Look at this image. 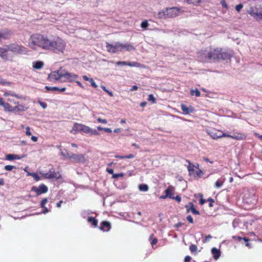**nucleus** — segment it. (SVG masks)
I'll list each match as a JSON object with an SVG mask.
<instances>
[{"label":"nucleus","instance_id":"obj_14","mask_svg":"<svg viewBox=\"0 0 262 262\" xmlns=\"http://www.w3.org/2000/svg\"><path fill=\"white\" fill-rule=\"evenodd\" d=\"M8 49L16 53H20L25 51V48L17 44L10 45Z\"/></svg>","mask_w":262,"mask_h":262},{"label":"nucleus","instance_id":"obj_21","mask_svg":"<svg viewBox=\"0 0 262 262\" xmlns=\"http://www.w3.org/2000/svg\"><path fill=\"white\" fill-rule=\"evenodd\" d=\"M45 88L47 91H51L53 92L57 91L58 92H63L66 90V88H64V87L61 88H59L56 86L51 87V86H46L45 87Z\"/></svg>","mask_w":262,"mask_h":262},{"label":"nucleus","instance_id":"obj_38","mask_svg":"<svg viewBox=\"0 0 262 262\" xmlns=\"http://www.w3.org/2000/svg\"><path fill=\"white\" fill-rule=\"evenodd\" d=\"M140 65V63L137 62H127V66L130 67H138Z\"/></svg>","mask_w":262,"mask_h":262},{"label":"nucleus","instance_id":"obj_44","mask_svg":"<svg viewBox=\"0 0 262 262\" xmlns=\"http://www.w3.org/2000/svg\"><path fill=\"white\" fill-rule=\"evenodd\" d=\"M169 191V189H166L165 190V195H161L160 196V198L161 199H166L167 198H168V192Z\"/></svg>","mask_w":262,"mask_h":262},{"label":"nucleus","instance_id":"obj_28","mask_svg":"<svg viewBox=\"0 0 262 262\" xmlns=\"http://www.w3.org/2000/svg\"><path fill=\"white\" fill-rule=\"evenodd\" d=\"M4 96H11L14 97L16 98H18V99H25V98L23 97L19 96L18 95L15 94L13 92H6L4 93Z\"/></svg>","mask_w":262,"mask_h":262},{"label":"nucleus","instance_id":"obj_40","mask_svg":"<svg viewBox=\"0 0 262 262\" xmlns=\"http://www.w3.org/2000/svg\"><path fill=\"white\" fill-rule=\"evenodd\" d=\"M88 133L90 134L91 135H98L99 134V132L96 129H92L90 127V130Z\"/></svg>","mask_w":262,"mask_h":262},{"label":"nucleus","instance_id":"obj_22","mask_svg":"<svg viewBox=\"0 0 262 262\" xmlns=\"http://www.w3.org/2000/svg\"><path fill=\"white\" fill-rule=\"evenodd\" d=\"M211 253L214 259H217L221 256V251L219 249L216 248H212L211 249Z\"/></svg>","mask_w":262,"mask_h":262},{"label":"nucleus","instance_id":"obj_11","mask_svg":"<svg viewBox=\"0 0 262 262\" xmlns=\"http://www.w3.org/2000/svg\"><path fill=\"white\" fill-rule=\"evenodd\" d=\"M182 11H181L180 9L177 8V7H172L169 8H166V13L168 17H174L177 16H178L180 12Z\"/></svg>","mask_w":262,"mask_h":262},{"label":"nucleus","instance_id":"obj_15","mask_svg":"<svg viewBox=\"0 0 262 262\" xmlns=\"http://www.w3.org/2000/svg\"><path fill=\"white\" fill-rule=\"evenodd\" d=\"M228 136H226V137L231 138L237 140H244L247 138V136L245 133H235L233 135H231L228 134Z\"/></svg>","mask_w":262,"mask_h":262},{"label":"nucleus","instance_id":"obj_2","mask_svg":"<svg viewBox=\"0 0 262 262\" xmlns=\"http://www.w3.org/2000/svg\"><path fill=\"white\" fill-rule=\"evenodd\" d=\"M78 76L74 73L68 72L64 69H60L58 71L51 72L48 76L50 81H74L77 80ZM76 82H78L76 81Z\"/></svg>","mask_w":262,"mask_h":262},{"label":"nucleus","instance_id":"obj_30","mask_svg":"<svg viewBox=\"0 0 262 262\" xmlns=\"http://www.w3.org/2000/svg\"><path fill=\"white\" fill-rule=\"evenodd\" d=\"M8 50L4 48H0V56L5 59L7 58V52Z\"/></svg>","mask_w":262,"mask_h":262},{"label":"nucleus","instance_id":"obj_5","mask_svg":"<svg viewBox=\"0 0 262 262\" xmlns=\"http://www.w3.org/2000/svg\"><path fill=\"white\" fill-rule=\"evenodd\" d=\"M247 12L254 18H262V5H257L250 7Z\"/></svg>","mask_w":262,"mask_h":262},{"label":"nucleus","instance_id":"obj_3","mask_svg":"<svg viewBox=\"0 0 262 262\" xmlns=\"http://www.w3.org/2000/svg\"><path fill=\"white\" fill-rule=\"evenodd\" d=\"M47 37L40 34L32 35L28 40V46L34 50H37L39 48L46 50Z\"/></svg>","mask_w":262,"mask_h":262},{"label":"nucleus","instance_id":"obj_1","mask_svg":"<svg viewBox=\"0 0 262 262\" xmlns=\"http://www.w3.org/2000/svg\"><path fill=\"white\" fill-rule=\"evenodd\" d=\"M233 54L222 49H206L198 53V59L202 62H208L215 60H227L230 58Z\"/></svg>","mask_w":262,"mask_h":262},{"label":"nucleus","instance_id":"obj_23","mask_svg":"<svg viewBox=\"0 0 262 262\" xmlns=\"http://www.w3.org/2000/svg\"><path fill=\"white\" fill-rule=\"evenodd\" d=\"M88 222L91 224L93 227L96 228L98 227V220L95 217L92 216L89 217L88 219Z\"/></svg>","mask_w":262,"mask_h":262},{"label":"nucleus","instance_id":"obj_54","mask_svg":"<svg viewBox=\"0 0 262 262\" xmlns=\"http://www.w3.org/2000/svg\"><path fill=\"white\" fill-rule=\"evenodd\" d=\"M83 79L84 81H90V82H94L93 79H90L88 76H83Z\"/></svg>","mask_w":262,"mask_h":262},{"label":"nucleus","instance_id":"obj_29","mask_svg":"<svg viewBox=\"0 0 262 262\" xmlns=\"http://www.w3.org/2000/svg\"><path fill=\"white\" fill-rule=\"evenodd\" d=\"M225 181V178L217 180L215 183V187L217 188H220L223 185Z\"/></svg>","mask_w":262,"mask_h":262},{"label":"nucleus","instance_id":"obj_53","mask_svg":"<svg viewBox=\"0 0 262 262\" xmlns=\"http://www.w3.org/2000/svg\"><path fill=\"white\" fill-rule=\"evenodd\" d=\"M97 121L99 123L106 124L107 123V121L105 119H102L101 118H98Z\"/></svg>","mask_w":262,"mask_h":262},{"label":"nucleus","instance_id":"obj_52","mask_svg":"<svg viewBox=\"0 0 262 262\" xmlns=\"http://www.w3.org/2000/svg\"><path fill=\"white\" fill-rule=\"evenodd\" d=\"M207 201H208V202H210V203H209V206L210 207H212V206H213V203L214 202V200H213V199H212V198H208V199H207Z\"/></svg>","mask_w":262,"mask_h":262},{"label":"nucleus","instance_id":"obj_37","mask_svg":"<svg viewBox=\"0 0 262 262\" xmlns=\"http://www.w3.org/2000/svg\"><path fill=\"white\" fill-rule=\"evenodd\" d=\"M148 100L152 102V103H156V100L152 94H150L148 96Z\"/></svg>","mask_w":262,"mask_h":262},{"label":"nucleus","instance_id":"obj_35","mask_svg":"<svg viewBox=\"0 0 262 262\" xmlns=\"http://www.w3.org/2000/svg\"><path fill=\"white\" fill-rule=\"evenodd\" d=\"M188 4L197 5L201 3L202 0H185Z\"/></svg>","mask_w":262,"mask_h":262},{"label":"nucleus","instance_id":"obj_48","mask_svg":"<svg viewBox=\"0 0 262 262\" xmlns=\"http://www.w3.org/2000/svg\"><path fill=\"white\" fill-rule=\"evenodd\" d=\"M38 103L40 104V105L43 108L45 109L47 107V105L45 102H43L39 100Z\"/></svg>","mask_w":262,"mask_h":262},{"label":"nucleus","instance_id":"obj_18","mask_svg":"<svg viewBox=\"0 0 262 262\" xmlns=\"http://www.w3.org/2000/svg\"><path fill=\"white\" fill-rule=\"evenodd\" d=\"M181 108L183 113L185 115H188L194 112V108L191 105L187 106L184 104H181Z\"/></svg>","mask_w":262,"mask_h":262},{"label":"nucleus","instance_id":"obj_27","mask_svg":"<svg viewBox=\"0 0 262 262\" xmlns=\"http://www.w3.org/2000/svg\"><path fill=\"white\" fill-rule=\"evenodd\" d=\"M166 189H169V191L168 193V198L170 199H173L174 198V187L170 185L168 187V188Z\"/></svg>","mask_w":262,"mask_h":262},{"label":"nucleus","instance_id":"obj_16","mask_svg":"<svg viewBox=\"0 0 262 262\" xmlns=\"http://www.w3.org/2000/svg\"><path fill=\"white\" fill-rule=\"evenodd\" d=\"M0 106H3L5 111L13 112V106L8 102H5L2 98H0Z\"/></svg>","mask_w":262,"mask_h":262},{"label":"nucleus","instance_id":"obj_50","mask_svg":"<svg viewBox=\"0 0 262 262\" xmlns=\"http://www.w3.org/2000/svg\"><path fill=\"white\" fill-rule=\"evenodd\" d=\"M243 8V5L241 4L236 6L235 9L237 12H239Z\"/></svg>","mask_w":262,"mask_h":262},{"label":"nucleus","instance_id":"obj_9","mask_svg":"<svg viewBox=\"0 0 262 262\" xmlns=\"http://www.w3.org/2000/svg\"><path fill=\"white\" fill-rule=\"evenodd\" d=\"M208 133L210 136L214 139L228 136L227 133H224L221 130H217L214 129L210 130Z\"/></svg>","mask_w":262,"mask_h":262},{"label":"nucleus","instance_id":"obj_7","mask_svg":"<svg viewBox=\"0 0 262 262\" xmlns=\"http://www.w3.org/2000/svg\"><path fill=\"white\" fill-rule=\"evenodd\" d=\"M90 130V127L85 125L74 123L72 130L70 131L73 134H76L78 132H82L84 133H87Z\"/></svg>","mask_w":262,"mask_h":262},{"label":"nucleus","instance_id":"obj_64","mask_svg":"<svg viewBox=\"0 0 262 262\" xmlns=\"http://www.w3.org/2000/svg\"><path fill=\"white\" fill-rule=\"evenodd\" d=\"M31 140L33 141V142H37V140H38V138L36 136H32L31 137Z\"/></svg>","mask_w":262,"mask_h":262},{"label":"nucleus","instance_id":"obj_46","mask_svg":"<svg viewBox=\"0 0 262 262\" xmlns=\"http://www.w3.org/2000/svg\"><path fill=\"white\" fill-rule=\"evenodd\" d=\"M32 177L35 181H38L40 179L39 176L36 173L34 172Z\"/></svg>","mask_w":262,"mask_h":262},{"label":"nucleus","instance_id":"obj_59","mask_svg":"<svg viewBox=\"0 0 262 262\" xmlns=\"http://www.w3.org/2000/svg\"><path fill=\"white\" fill-rule=\"evenodd\" d=\"M191 259V257L190 256L187 255V256H185L184 261H185V262H190Z\"/></svg>","mask_w":262,"mask_h":262},{"label":"nucleus","instance_id":"obj_25","mask_svg":"<svg viewBox=\"0 0 262 262\" xmlns=\"http://www.w3.org/2000/svg\"><path fill=\"white\" fill-rule=\"evenodd\" d=\"M20 157L19 156L17 155H14V154H8L5 157V159L6 160L11 161L13 160H18L20 159Z\"/></svg>","mask_w":262,"mask_h":262},{"label":"nucleus","instance_id":"obj_39","mask_svg":"<svg viewBox=\"0 0 262 262\" xmlns=\"http://www.w3.org/2000/svg\"><path fill=\"white\" fill-rule=\"evenodd\" d=\"M7 101L10 103L16 104H18V101H17L14 98H9L7 99Z\"/></svg>","mask_w":262,"mask_h":262},{"label":"nucleus","instance_id":"obj_47","mask_svg":"<svg viewBox=\"0 0 262 262\" xmlns=\"http://www.w3.org/2000/svg\"><path fill=\"white\" fill-rule=\"evenodd\" d=\"M48 200L47 199L45 198L42 200L41 203H40V206L41 208H45V204L47 203Z\"/></svg>","mask_w":262,"mask_h":262},{"label":"nucleus","instance_id":"obj_58","mask_svg":"<svg viewBox=\"0 0 262 262\" xmlns=\"http://www.w3.org/2000/svg\"><path fill=\"white\" fill-rule=\"evenodd\" d=\"M173 200H176L178 202L180 203L181 201V198L179 195H177L176 196H174V198L172 199Z\"/></svg>","mask_w":262,"mask_h":262},{"label":"nucleus","instance_id":"obj_49","mask_svg":"<svg viewBox=\"0 0 262 262\" xmlns=\"http://www.w3.org/2000/svg\"><path fill=\"white\" fill-rule=\"evenodd\" d=\"M204 173L203 172V171L200 169H199L196 171V174L198 177H200L201 176H202L203 175Z\"/></svg>","mask_w":262,"mask_h":262},{"label":"nucleus","instance_id":"obj_43","mask_svg":"<svg viewBox=\"0 0 262 262\" xmlns=\"http://www.w3.org/2000/svg\"><path fill=\"white\" fill-rule=\"evenodd\" d=\"M148 26L149 24L147 20L143 21L141 24V27L143 29H146Z\"/></svg>","mask_w":262,"mask_h":262},{"label":"nucleus","instance_id":"obj_4","mask_svg":"<svg viewBox=\"0 0 262 262\" xmlns=\"http://www.w3.org/2000/svg\"><path fill=\"white\" fill-rule=\"evenodd\" d=\"M46 45V50L52 51L56 53H62L66 47L64 41L59 37L54 39L48 38Z\"/></svg>","mask_w":262,"mask_h":262},{"label":"nucleus","instance_id":"obj_60","mask_svg":"<svg viewBox=\"0 0 262 262\" xmlns=\"http://www.w3.org/2000/svg\"><path fill=\"white\" fill-rule=\"evenodd\" d=\"M212 238V236L211 235H208L205 237V239L203 241V243H206L209 239Z\"/></svg>","mask_w":262,"mask_h":262},{"label":"nucleus","instance_id":"obj_10","mask_svg":"<svg viewBox=\"0 0 262 262\" xmlns=\"http://www.w3.org/2000/svg\"><path fill=\"white\" fill-rule=\"evenodd\" d=\"M31 191L36 192L37 195H39L42 193H45L48 192V187L43 184H40L38 187L33 186Z\"/></svg>","mask_w":262,"mask_h":262},{"label":"nucleus","instance_id":"obj_56","mask_svg":"<svg viewBox=\"0 0 262 262\" xmlns=\"http://www.w3.org/2000/svg\"><path fill=\"white\" fill-rule=\"evenodd\" d=\"M232 238L235 241H241L242 240L243 237L238 236H233Z\"/></svg>","mask_w":262,"mask_h":262},{"label":"nucleus","instance_id":"obj_8","mask_svg":"<svg viewBox=\"0 0 262 262\" xmlns=\"http://www.w3.org/2000/svg\"><path fill=\"white\" fill-rule=\"evenodd\" d=\"M106 48L107 51L110 53H115L121 52L120 42H117L113 44L106 43Z\"/></svg>","mask_w":262,"mask_h":262},{"label":"nucleus","instance_id":"obj_55","mask_svg":"<svg viewBox=\"0 0 262 262\" xmlns=\"http://www.w3.org/2000/svg\"><path fill=\"white\" fill-rule=\"evenodd\" d=\"M187 221L190 223H191V224H193V218L192 217V216L191 215H188L187 216Z\"/></svg>","mask_w":262,"mask_h":262},{"label":"nucleus","instance_id":"obj_19","mask_svg":"<svg viewBox=\"0 0 262 262\" xmlns=\"http://www.w3.org/2000/svg\"><path fill=\"white\" fill-rule=\"evenodd\" d=\"M111 229V224L107 221H103L100 223L99 229L103 232H108Z\"/></svg>","mask_w":262,"mask_h":262},{"label":"nucleus","instance_id":"obj_24","mask_svg":"<svg viewBox=\"0 0 262 262\" xmlns=\"http://www.w3.org/2000/svg\"><path fill=\"white\" fill-rule=\"evenodd\" d=\"M157 17L160 19H166L168 18L166 13V9L159 11L157 14Z\"/></svg>","mask_w":262,"mask_h":262},{"label":"nucleus","instance_id":"obj_42","mask_svg":"<svg viewBox=\"0 0 262 262\" xmlns=\"http://www.w3.org/2000/svg\"><path fill=\"white\" fill-rule=\"evenodd\" d=\"M198 195L201 198V199L200 200V204L202 205L204 204L206 202V200L205 199H203V194L202 193H199Z\"/></svg>","mask_w":262,"mask_h":262},{"label":"nucleus","instance_id":"obj_17","mask_svg":"<svg viewBox=\"0 0 262 262\" xmlns=\"http://www.w3.org/2000/svg\"><path fill=\"white\" fill-rule=\"evenodd\" d=\"M185 207L187 209V212L188 213L189 212H191L193 214H200V212L196 210L194 208V205L193 203L189 202L188 204L185 206Z\"/></svg>","mask_w":262,"mask_h":262},{"label":"nucleus","instance_id":"obj_34","mask_svg":"<svg viewBox=\"0 0 262 262\" xmlns=\"http://www.w3.org/2000/svg\"><path fill=\"white\" fill-rule=\"evenodd\" d=\"M140 191H146L148 189V186L146 184H141L139 186Z\"/></svg>","mask_w":262,"mask_h":262},{"label":"nucleus","instance_id":"obj_6","mask_svg":"<svg viewBox=\"0 0 262 262\" xmlns=\"http://www.w3.org/2000/svg\"><path fill=\"white\" fill-rule=\"evenodd\" d=\"M66 157L71 160L72 162L74 163H84L86 160L85 155L83 154H67Z\"/></svg>","mask_w":262,"mask_h":262},{"label":"nucleus","instance_id":"obj_12","mask_svg":"<svg viewBox=\"0 0 262 262\" xmlns=\"http://www.w3.org/2000/svg\"><path fill=\"white\" fill-rule=\"evenodd\" d=\"M42 176L45 178L49 179L53 178L58 179L61 177L59 172L55 171L52 169H50L48 172L43 173Z\"/></svg>","mask_w":262,"mask_h":262},{"label":"nucleus","instance_id":"obj_51","mask_svg":"<svg viewBox=\"0 0 262 262\" xmlns=\"http://www.w3.org/2000/svg\"><path fill=\"white\" fill-rule=\"evenodd\" d=\"M26 134L27 136H31V130H30V128L29 126H27L26 128Z\"/></svg>","mask_w":262,"mask_h":262},{"label":"nucleus","instance_id":"obj_61","mask_svg":"<svg viewBox=\"0 0 262 262\" xmlns=\"http://www.w3.org/2000/svg\"><path fill=\"white\" fill-rule=\"evenodd\" d=\"M134 157V156L133 154H129L127 156H124V159H131L133 158Z\"/></svg>","mask_w":262,"mask_h":262},{"label":"nucleus","instance_id":"obj_45","mask_svg":"<svg viewBox=\"0 0 262 262\" xmlns=\"http://www.w3.org/2000/svg\"><path fill=\"white\" fill-rule=\"evenodd\" d=\"M14 168H15V167L12 165H8L5 166V169L8 171H11Z\"/></svg>","mask_w":262,"mask_h":262},{"label":"nucleus","instance_id":"obj_33","mask_svg":"<svg viewBox=\"0 0 262 262\" xmlns=\"http://www.w3.org/2000/svg\"><path fill=\"white\" fill-rule=\"evenodd\" d=\"M190 94L192 96H195L196 97H199L201 95L200 92L199 90L197 89H196L195 90H191L190 91Z\"/></svg>","mask_w":262,"mask_h":262},{"label":"nucleus","instance_id":"obj_13","mask_svg":"<svg viewBox=\"0 0 262 262\" xmlns=\"http://www.w3.org/2000/svg\"><path fill=\"white\" fill-rule=\"evenodd\" d=\"M29 107L27 104L24 103H20L18 102V104H16L14 106H13V112H24L28 109Z\"/></svg>","mask_w":262,"mask_h":262},{"label":"nucleus","instance_id":"obj_20","mask_svg":"<svg viewBox=\"0 0 262 262\" xmlns=\"http://www.w3.org/2000/svg\"><path fill=\"white\" fill-rule=\"evenodd\" d=\"M120 46H121V52L123 50L130 51L132 50H134L135 49V47L133 45H132L131 44H130L129 43L123 44L120 42Z\"/></svg>","mask_w":262,"mask_h":262},{"label":"nucleus","instance_id":"obj_63","mask_svg":"<svg viewBox=\"0 0 262 262\" xmlns=\"http://www.w3.org/2000/svg\"><path fill=\"white\" fill-rule=\"evenodd\" d=\"M106 171L109 173L110 174H112L113 175L114 173V170L112 169L107 168Z\"/></svg>","mask_w":262,"mask_h":262},{"label":"nucleus","instance_id":"obj_26","mask_svg":"<svg viewBox=\"0 0 262 262\" xmlns=\"http://www.w3.org/2000/svg\"><path fill=\"white\" fill-rule=\"evenodd\" d=\"M43 62L41 61H37L33 63V67L36 70L41 69L43 66Z\"/></svg>","mask_w":262,"mask_h":262},{"label":"nucleus","instance_id":"obj_62","mask_svg":"<svg viewBox=\"0 0 262 262\" xmlns=\"http://www.w3.org/2000/svg\"><path fill=\"white\" fill-rule=\"evenodd\" d=\"M194 167V165H192V166H189L188 167V171L191 172L193 170V168Z\"/></svg>","mask_w":262,"mask_h":262},{"label":"nucleus","instance_id":"obj_32","mask_svg":"<svg viewBox=\"0 0 262 262\" xmlns=\"http://www.w3.org/2000/svg\"><path fill=\"white\" fill-rule=\"evenodd\" d=\"M189 250H190V251H191V253L195 254L196 253V252H197L198 247H197V246L195 245L191 244L189 246Z\"/></svg>","mask_w":262,"mask_h":262},{"label":"nucleus","instance_id":"obj_31","mask_svg":"<svg viewBox=\"0 0 262 262\" xmlns=\"http://www.w3.org/2000/svg\"><path fill=\"white\" fill-rule=\"evenodd\" d=\"M154 235L153 234H151L149 236V240L150 241V244L152 246L155 245L158 242V239L157 238H153Z\"/></svg>","mask_w":262,"mask_h":262},{"label":"nucleus","instance_id":"obj_41","mask_svg":"<svg viewBox=\"0 0 262 262\" xmlns=\"http://www.w3.org/2000/svg\"><path fill=\"white\" fill-rule=\"evenodd\" d=\"M124 176H125V174L122 172L119 173H114L112 176V178L114 179H117L119 177H123Z\"/></svg>","mask_w":262,"mask_h":262},{"label":"nucleus","instance_id":"obj_36","mask_svg":"<svg viewBox=\"0 0 262 262\" xmlns=\"http://www.w3.org/2000/svg\"><path fill=\"white\" fill-rule=\"evenodd\" d=\"M242 240L244 241V242H245L246 246H247L249 248H251V244L249 242L250 241V239L249 238H248L247 237H243Z\"/></svg>","mask_w":262,"mask_h":262},{"label":"nucleus","instance_id":"obj_57","mask_svg":"<svg viewBox=\"0 0 262 262\" xmlns=\"http://www.w3.org/2000/svg\"><path fill=\"white\" fill-rule=\"evenodd\" d=\"M117 65H124L127 66V62L126 61H118L116 63Z\"/></svg>","mask_w":262,"mask_h":262}]
</instances>
